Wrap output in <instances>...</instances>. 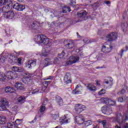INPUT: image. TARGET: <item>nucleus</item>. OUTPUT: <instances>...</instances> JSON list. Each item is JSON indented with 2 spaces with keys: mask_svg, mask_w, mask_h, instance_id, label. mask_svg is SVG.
<instances>
[{
  "mask_svg": "<svg viewBox=\"0 0 128 128\" xmlns=\"http://www.w3.org/2000/svg\"><path fill=\"white\" fill-rule=\"evenodd\" d=\"M34 42L38 44H46L44 46V48L42 50V56H46L50 54V44L52 42V40L48 39L46 36L41 34L36 36L34 38Z\"/></svg>",
  "mask_w": 128,
  "mask_h": 128,
  "instance_id": "1",
  "label": "nucleus"
},
{
  "mask_svg": "<svg viewBox=\"0 0 128 128\" xmlns=\"http://www.w3.org/2000/svg\"><path fill=\"white\" fill-rule=\"evenodd\" d=\"M128 120V112L122 116V114L118 113L116 118H113V122H118L120 126H122L124 128H128V124L126 123L124 125V124Z\"/></svg>",
  "mask_w": 128,
  "mask_h": 128,
  "instance_id": "2",
  "label": "nucleus"
},
{
  "mask_svg": "<svg viewBox=\"0 0 128 128\" xmlns=\"http://www.w3.org/2000/svg\"><path fill=\"white\" fill-rule=\"evenodd\" d=\"M18 78V75L12 71L6 72L4 73L0 71V80L4 82L5 80H14Z\"/></svg>",
  "mask_w": 128,
  "mask_h": 128,
  "instance_id": "3",
  "label": "nucleus"
},
{
  "mask_svg": "<svg viewBox=\"0 0 128 128\" xmlns=\"http://www.w3.org/2000/svg\"><path fill=\"white\" fill-rule=\"evenodd\" d=\"M60 62V60L58 58H54L53 60L50 58L45 59L40 64V68H44V66H50V64H56Z\"/></svg>",
  "mask_w": 128,
  "mask_h": 128,
  "instance_id": "4",
  "label": "nucleus"
},
{
  "mask_svg": "<svg viewBox=\"0 0 128 128\" xmlns=\"http://www.w3.org/2000/svg\"><path fill=\"white\" fill-rule=\"evenodd\" d=\"M2 6H6V8L9 10L10 6H12V0H1L0 2V14L2 12Z\"/></svg>",
  "mask_w": 128,
  "mask_h": 128,
  "instance_id": "5",
  "label": "nucleus"
},
{
  "mask_svg": "<svg viewBox=\"0 0 128 128\" xmlns=\"http://www.w3.org/2000/svg\"><path fill=\"white\" fill-rule=\"evenodd\" d=\"M8 104V102H7L6 98H2L0 100V110H6Z\"/></svg>",
  "mask_w": 128,
  "mask_h": 128,
  "instance_id": "6",
  "label": "nucleus"
},
{
  "mask_svg": "<svg viewBox=\"0 0 128 128\" xmlns=\"http://www.w3.org/2000/svg\"><path fill=\"white\" fill-rule=\"evenodd\" d=\"M80 60V58L76 55L72 56L70 58V60L66 62L67 66L70 64H76Z\"/></svg>",
  "mask_w": 128,
  "mask_h": 128,
  "instance_id": "7",
  "label": "nucleus"
},
{
  "mask_svg": "<svg viewBox=\"0 0 128 128\" xmlns=\"http://www.w3.org/2000/svg\"><path fill=\"white\" fill-rule=\"evenodd\" d=\"M101 110L103 114H107L108 116H110V114H112V109L110 107H108L106 106H102Z\"/></svg>",
  "mask_w": 128,
  "mask_h": 128,
  "instance_id": "8",
  "label": "nucleus"
},
{
  "mask_svg": "<svg viewBox=\"0 0 128 128\" xmlns=\"http://www.w3.org/2000/svg\"><path fill=\"white\" fill-rule=\"evenodd\" d=\"M106 40L109 42L118 40V34L116 32H112L106 36Z\"/></svg>",
  "mask_w": 128,
  "mask_h": 128,
  "instance_id": "9",
  "label": "nucleus"
},
{
  "mask_svg": "<svg viewBox=\"0 0 128 128\" xmlns=\"http://www.w3.org/2000/svg\"><path fill=\"white\" fill-rule=\"evenodd\" d=\"M100 101L103 104H108V106H114L116 104V102L109 100L108 98H101Z\"/></svg>",
  "mask_w": 128,
  "mask_h": 128,
  "instance_id": "10",
  "label": "nucleus"
},
{
  "mask_svg": "<svg viewBox=\"0 0 128 128\" xmlns=\"http://www.w3.org/2000/svg\"><path fill=\"white\" fill-rule=\"evenodd\" d=\"M112 50V47L108 45L107 43H105L102 46V52L104 54H108Z\"/></svg>",
  "mask_w": 128,
  "mask_h": 128,
  "instance_id": "11",
  "label": "nucleus"
},
{
  "mask_svg": "<svg viewBox=\"0 0 128 128\" xmlns=\"http://www.w3.org/2000/svg\"><path fill=\"white\" fill-rule=\"evenodd\" d=\"M74 108L77 114H80L82 112H84V110H86V106L80 104H76Z\"/></svg>",
  "mask_w": 128,
  "mask_h": 128,
  "instance_id": "12",
  "label": "nucleus"
},
{
  "mask_svg": "<svg viewBox=\"0 0 128 128\" xmlns=\"http://www.w3.org/2000/svg\"><path fill=\"white\" fill-rule=\"evenodd\" d=\"M75 120L78 124H80V126H82L84 120V118L83 116L78 115L75 118Z\"/></svg>",
  "mask_w": 128,
  "mask_h": 128,
  "instance_id": "13",
  "label": "nucleus"
},
{
  "mask_svg": "<svg viewBox=\"0 0 128 128\" xmlns=\"http://www.w3.org/2000/svg\"><path fill=\"white\" fill-rule=\"evenodd\" d=\"M70 118V116H68V114H65L64 116H62L60 120L61 124L70 122V118Z\"/></svg>",
  "mask_w": 128,
  "mask_h": 128,
  "instance_id": "14",
  "label": "nucleus"
},
{
  "mask_svg": "<svg viewBox=\"0 0 128 128\" xmlns=\"http://www.w3.org/2000/svg\"><path fill=\"white\" fill-rule=\"evenodd\" d=\"M82 92V87L80 85H78L76 88L72 92L73 94H80Z\"/></svg>",
  "mask_w": 128,
  "mask_h": 128,
  "instance_id": "15",
  "label": "nucleus"
},
{
  "mask_svg": "<svg viewBox=\"0 0 128 128\" xmlns=\"http://www.w3.org/2000/svg\"><path fill=\"white\" fill-rule=\"evenodd\" d=\"M4 16L6 18H8V20H12V18H14V12L12 11L6 12L4 13Z\"/></svg>",
  "mask_w": 128,
  "mask_h": 128,
  "instance_id": "16",
  "label": "nucleus"
},
{
  "mask_svg": "<svg viewBox=\"0 0 128 128\" xmlns=\"http://www.w3.org/2000/svg\"><path fill=\"white\" fill-rule=\"evenodd\" d=\"M36 64V61L30 60L28 61L26 63L25 66L28 68H32V66H35Z\"/></svg>",
  "mask_w": 128,
  "mask_h": 128,
  "instance_id": "17",
  "label": "nucleus"
},
{
  "mask_svg": "<svg viewBox=\"0 0 128 128\" xmlns=\"http://www.w3.org/2000/svg\"><path fill=\"white\" fill-rule=\"evenodd\" d=\"M13 8L15 10H25L26 6H24L23 5H22L20 4H18V3H16L13 5Z\"/></svg>",
  "mask_w": 128,
  "mask_h": 128,
  "instance_id": "18",
  "label": "nucleus"
},
{
  "mask_svg": "<svg viewBox=\"0 0 128 128\" xmlns=\"http://www.w3.org/2000/svg\"><path fill=\"white\" fill-rule=\"evenodd\" d=\"M14 86L18 90H24V86L20 82H16L14 84Z\"/></svg>",
  "mask_w": 128,
  "mask_h": 128,
  "instance_id": "19",
  "label": "nucleus"
},
{
  "mask_svg": "<svg viewBox=\"0 0 128 128\" xmlns=\"http://www.w3.org/2000/svg\"><path fill=\"white\" fill-rule=\"evenodd\" d=\"M30 76V74L28 72L24 74V76L25 77L22 78V80L24 84H28V80H30V78H31Z\"/></svg>",
  "mask_w": 128,
  "mask_h": 128,
  "instance_id": "20",
  "label": "nucleus"
},
{
  "mask_svg": "<svg viewBox=\"0 0 128 128\" xmlns=\"http://www.w3.org/2000/svg\"><path fill=\"white\" fill-rule=\"evenodd\" d=\"M4 90L6 94H12L14 92H16V89L10 86L6 87L4 89Z\"/></svg>",
  "mask_w": 128,
  "mask_h": 128,
  "instance_id": "21",
  "label": "nucleus"
},
{
  "mask_svg": "<svg viewBox=\"0 0 128 128\" xmlns=\"http://www.w3.org/2000/svg\"><path fill=\"white\" fill-rule=\"evenodd\" d=\"M92 120H88L87 121H84V120L81 126L86 128V126H92Z\"/></svg>",
  "mask_w": 128,
  "mask_h": 128,
  "instance_id": "22",
  "label": "nucleus"
},
{
  "mask_svg": "<svg viewBox=\"0 0 128 128\" xmlns=\"http://www.w3.org/2000/svg\"><path fill=\"white\" fill-rule=\"evenodd\" d=\"M40 26V24L38 22H34L31 26L32 30H38Z\"/></svg>",
  "mask_w": 128,
  "mask_h": 128,
  "instance_id": "23",
  "label": "nucleus"
},
{
  "mask_svg": "<svg viewBox=\"0 0 128 128\" xmlns=\"http://www.w3.org/2000/svg\"><path fill=\"white\" fill-rule=\"evenodd\" d=\"M12 70L16 72H24V68H18L16 66H13L11 68Z\"/></svg>",
  "mask_w": 128,
  "mask_h": 128,
  "instance_id": "24",
  "label": "nucleus"
},
{
  "mask_svg": "<svg viewBox=\"0 0 128 128\" xmlns=\"http://www.w3.org/2000/svg\"><path fill=\"white\" fill-rule=\"evenodd\" d=\"M64 82L65 84H70L72 82V80L70 79V74H67L64 77Z\"/></svg>",
  "mask_w": 128,
  "mask_h": 128,
  "instance_id": "25",
  "label": "nucleus"
},
{
  "mask_svg": "<svg viewBox=\"0 0 128 128\" xmlns=\"http://www.w3.org/2000/svg\"><path fill=\"white\" fill-rule=\"evenodd\" d=\"M87 88L91 92H96V86H94V84H88L87 86Z\"/></svg>",
  "mask_w": 128,
  "mask_h": 128,
  "instance_id": "26",
  "label": "nucleus"
},
{
  "mask_svg": "<svg viewBox=\"0 0 128 128\" xmlns=\"http://www.w3.org/2000/svg\"><path fill=\"white\" fill-rule=\"evenodd\" d=\"M44 84H45V86H44L42 87V90H40V92H44L46 90V86H48V85L49 84H50V81H45L44 82H43Z\"/></svg>",
  "mask_w": 128,
  "mask_h": 128,
  "instance_id": "27",
  "label": "nucleus"
},
{
  "mask_svg": "<svg viewBox=\"0 0 128 128\" xmlns=\"http://www.w3.org/2000/svg\"><path fill=\"white\" fill-rule=\"evenodd\" d=\"M26 98L25 96H21L18 98L17 102H19L20 104H24V102H26Z\"/></svg>",
  "mask_w": 128,
  "mask_h": 128,
  "instance_id": "28",
  "label": "nucleus"
},
{
  "mask_svg": "<svg viewBox=\"0 0 128 128\" xmlns=\"http://www.w3.org/2000/svg\"><path fill=\"white\" fill-rule=\"evenodd\" d=\"M102 124L104 128H110V124L106 120L102 121Z\"/></svg>",
  "mask_w": 128,
  "mask_h": 128,
  "instance_id": "29",
  "label": "nucleus"
},
{
  "mask_svg": "<svg viewBox=\"0 0 128 128\" xmlns=\"http://www.w3.org/2000/svg\"><path fill=\"white\" fill-rule=\"evenodd\" d=\"M6 118L0 116V124H6Z\"/></svg>",
  "mask_w": 128,
  "mask_h": 128,
  "instance_id": "30",
  "label": "nucleus"
},
{
  "mask_svg": "<svg viewBox=\"0 0 128 128\" xmlns=\"http://www.w3.org/2000/svg\"><path fill=\"white\" fill-rule=\"evenodd\" d=\"M87 14L88 13L86 11H81L78 13V16L79 18H85Z\"/></svg>",
  "mask_w": 128,
  "mask_h": 128,
  "instance_id": "31",
  "label": "nucleus"
},
{
  "mask_svg": "<svg viewBox=\"0 0 128 128\" xmlns=\"http://www.w3.org/2000/svg\"><path fill=\"white\" fill-rule=\"evenodd\" d=\"M128 100V97L126 96H124L123 97H120L118 98V102H126Z\"/></svg>",
  "mask_w": 128,
  "mask_h": 128,
  "instance_id": "32",
  "label": "nucleus"
},
{
  "mask_svg": "<svg viewBox=\"0 0 128 128\" xmlns=\"http://www.w3.org/2000/svg\"><path fill=\"white\" fill-rule=\"evenodd\" d=\"M46 110V106L44 104H42L40 107V112H42V114H44V111Z\"/></svg>",
  "mask_w": 128,
  "mask_h": 128,
  "instance_id": "33",
  "label": "nucleus"
},
{
  "mask_svg": "<svg viewBox=\"0 0 128 128\" xmlns=\"http://www.w3.org/2000/svg\"><path fill=\"white\" fill-rule=\"evenodd\" d=\"M14 124V122H8V123H7V125L5 126V128H12Z\"/></svg>",
  "mask_w": 128,
  "mask_h": 128,
  "instance_id": "34",
  "label": "nucleus"
},
{
  "mask_svg": "<svg viewBox=\"0 0 128 128\" xmlns=\"http://www.w3.org/2000/svg\"><path fill=\"white\" fill-rule=\"evenodd\" d=\"M57 102L59 106H63L64 105V102L62 101V99L59 97L57 100Z\"/></svg>",
  "mask_w": 128,
  "mask_h": 128,
  "instance_id": "35",
  "label": "nucleus"
},
{
  "mask_svg": "<svg viewBox=\"0 0 128 128\" xmlns=\"http://www.w3.org/2000/svg\"><path fill=\"white\" fill-rule=\"evenodd\" d=\"M67 12H70V8L69 7H64L63 8L62 12L66 14Z\"/></svg>",
  "mask_w": 128,
  "mask_h": 128,
  "instance_id": "36",
  "label": "nucleus"
},
{
  "mask_svg": "<svg viewBox=\"0 0 128 128\" xmlns=\"http://www.w3.org/2000/svg\"><path fill=\"white\" fill-rule=\"evenodd\" d=\"M105 84H108L110 86L112 84H114V82L112 81V78H110L108 81L105 82Z\"/></svg>",
  "mask_w": 128,
  "mask_h": 128,
  "instance_id": "37",
  "label": "nucleus"
},
{
  "mask_svg": "<svg viewBox=\"0 0 128 128\" xmlns=\"http://www.w3.org/2000/svg\"><path fill=\"white\" fill-rule=\"evenodd\" d=\"M126 49L124 50V49H122L121 50V52H120V56L121 58L123 54H124V52H126V50H128V46H126V48H125Z\"/></svg>",
  "mask_w": 128,
  "mask_h": 128,
  "instance_id": "38",
  "label": "nucleus"
},
{
  "mask_svg": "<svg viewBox=\"0 0 128 128\" xmlns=\"http://www.w3.org/2000/svg\"><path fill=\"white\" fill-rule=\"evenodd\" d=\"M12 112H14V114H16V112H18V106H15L12 108Z\"/></svg>",
  "mask_w": 128,
  "mask_h": 128,
  "instance_id": "39",
  "label": "nucleus"
},
{
  "mask_svg": "<svg viewBox=\"0 0 128 128\" xmlns=\"http://www.w3.org/2000/svg\"><path fill=\"white\" fill-rule=\"evenodd\" d=\"M22 119H21V120L17 119L15 122V124L17 126H18V124H22Z\"/></svg>",
  "mask_w": 128,
  "mask_h": 128,
  "instance_id": "40",
  "label": "nucleus"
},
{
  "mask_svg": "<svg viewBox=\"0 0 128 128\" xmlns=\"http://www.w3.org/2000/svg\"><path fill=\"white\" fill-rule=\"evenodd\" d=\"M40 92V89L35 88L32 90V94H36V92Z\"/></svg>",
  "mask_w": 128,
  "mask_h": 128,
  "instance_id": "41",
  "label": "nucleus"
},
{
  "mask_svg": "<svg viewBox=\"0 0 128 128\" xmlns=\"http://www.w3.org/2000/svg\"><path fill=\"white\" fill-rule=\"evenodd\" d=\"M124 92H126V90H124V89H122V90L119 91L117 93V94H118V96L122 95L124 94Z\"/></svg>",
  "mask_w": 128,
  "mask_h": 128,
  "instance_id": "42",
  "label": "nucleus"
},
{
  "mask_svg": "<svg viewBox=\"0 0 128 128\" xmlns=\"http://www.w3.org/2000/svg\"><path fill=\"white\" fill-rule=\"evenodd\" d=\"M68 46L70 48H72L74 46V42L72 41L70 43H68Z\"/></svg>",
  "mask_w": 128,
  "mask_h": 128,
  "instance_id": "43",
  "label": "nucleus"
},
{
  "mask_svg": "<svg viewBox=\"0 0 128 128\" xmlns=\"http://www.w3.org/2000/svg\"><path fill=\"white\" fill-rule=\"evenodd\" d=\"M76 52L78 54V56H82V52L80 50V49H76Z\"/></svg>",
  "mask_w": 128,
  "mask_h": 128,
  "instance_id": "44",
  "label": "nucleus"
},
{
  "mask_svg": "<svg viewBox=\"0 0 128 128\" xmlns=\"http://www.w3.org/2000/svg\"><path fill=\"white\" fill-rule=\"evenodd\" d=\"M8 56H9L8 58V60H11V62H12V58H14V55L12 54H8Z\"/></svg>",
  "mask_w": 128,
  "mask_h": 128,
  "instance_id": "45",
  "label": "nucleus"
},
{
  "mask_svg": "<svg viewBox=\"0 0 128 128\" xmlns=\"http://www.w3.org/2000/svg\"><path fill=\"white\" fill-rule=\"evenodd\" d=\"M104 94H106V90L104 89H102L98 92V94H100V96Z\"/></svg>",
  "mask_w": 128,
  "mask_h": 128,
  "instance_id": "46",
  "label": "nucleus"
},
{
  "mask_svg": "<svg viewBox=\"0 0 128 128\" xmlns=\"http://www.w3.org/2000/svg\"><path fill=\"white\" fill-rule=\"evenodd\" d=\"M6 62V57H2L1 58H0V64H3V62Z\"/></svg>",
  "mask_w": 128,
  "mask_h": 128,
  "instance_id": "47",
  "label": "nucleus"
},
{
  "mask_svg": "<svg viewBox=\"0 0 128 128\" xmlns=\"http://www.w3.org/2000/svg\"><path fill=\"white\" fill-rule=\"evenodd\" d=\"M76 4V0H70V6H74Z\"/></svg>",
  "mask_w": 128,
  "mask_h": 128,
  "instance_id": "48",
  "label": "nucleus"
},
{
  "mask_svg": "<svg viewBox=\"0 0 128 128\" xmlns=\"http://www.w3.org/2000/svg\"><path fill=\"white\" fill-rule=\"evenodd\" d=\"M58 118H60V116L58 114H56L53 116V118L55 120L58 119Z\"/></svg>",
  "mask_w": 128,
  "mask_h": 128,
  "instance_id": "49",
  "label": "nucleus"
},
{
  "mask_svg": "<svg viewBox=\"0 0 128 128\" xmlns=\"http://www.w3.org/2000/svg\"><path fill=\"white\" fill-rule=\"evenodd\" d=\"M58 56L60 58H64V52H62L61 54H58Z\"/></svg>",
  "mask_w": 128,
  "mask_h": 128,
  "instance_id": "50",
  "label": "nucleus"
},
{
  "mask_svg": "<svg viewBox=\"0 0 128 128\" xmlns=\"http://www.w3.org/2000/svg\"><path fill=\"white\" fill-rule=\"evenodd\" d=\"M18 64H22V58H18L17 60Z\"/></svg>",
  "mask_w": 128,
  "mask_h": 128,
  "instance_id": "51",
  "label": "nucleus"
},
{
  "mask_svg": "<svg viewBox=\"0 0 128 128\" xmlns=\"http://www.w3.org/2000/svg\"><path fill=\"white\" fill-rule=\"evenodd\" d=\"M96 86H100V80H96Z\"/></svg>",
  "mask_w": 128,
  "mask_h": 128,
  "instance_id": "52",
  "label": "nucleus"
},
{
  "mask_svg": "<svg viewBox=\"0 0 128 128\" xmlns=\"http://www.w3.org/2000/svg\"><path fill=\"white\" fill-rule=\"evenodd\" d=\"M13 120H14V116H10V122H12Z\"/></svg>",
  "mask_w": 128,
  "mask_h": 128,
  "instance_id": "53",
  "label": "nucleus"
},
{
  "mask_svg": "<svg viewBox=\"0 0 128 128\" xmlns=\"http://www.w3.org/2000/svg\"><path fill=\"white\" fill-rule=\"evenodd\" d=\"M122 26L123 28V32H126V27H124V24H122Z\"/></svg>",
  "mask_w": 128,
  "mask_h": 128,
  "instance_id": "54",
  "label": "nucleus"
},
{
  "mask_svg": "<svg viewBox=\"0 0 128 128\" xmlns=\"http://www.w3.org/2000/svg\"><path fill=\"white\" fill-rule=\"evenodd\" d=\"M84 42L85 44H88V38H86L84 40Z\"/></svg>",
  "mask_w": 128,
  "mask_h": 128,
  "instance_id": "55",
  "label": "nucleus"
},
{
  "mask_svg": "<svg viewBox=\"0 0 128 128\" xmlns=\"http://www.w3.org/2000/svg\"><path fill=\"white\" fill-rule=\"evenodd\" d=\"M97 122H98V124H102V121L100 120H98Z\"/></svg>",
  "mask_w": 128,
  "mask_h": 128,
  "instance_id": "56",
  "label": "nucleus"
},
{
  "mask_svg": "<svg viewBox=\"0 0 128 128\" xmlns=\"http://www.w3.org/2000/svg\"><path fill=\"white\" fill-rule=\"evenodd\" d=\"M105 4H110V1H106V2H105Z\"/></svg>",
  "mask_w": 128,
  "mask_h": 128,
  "instance_id": "57",
  "label": "nucleus"
},
{
  "mask_svg": "<svg viewBox=\"0 0 128 128\" xmlns=\"http://www.w3.org/2000/svg\"><path fill=\"white\" fill-rule=\"evenodd\" d=\"M52 80V77L50 76V77L48 78H47L44 79V80Z\"/></svg>",
  "mask_w": 128,
  "mask_h": 128,
  "instance_id": "58",
  "label": "nucleus"
},
{
  "mask_svg": "<svg viewBox=\"0 0 128 128\" xmlns=\"http://www.w3.org/2000/svg\"><path fill=\"white\" fill-rule=\"evenodd\" d=\"M115 128H122V127H120V126H118V125H116L115 126Z\"/></svg>",
  "mask_w": 128,
  "mask_h": 128,
  "instance_id": "59",
  "label": "nucleus"
},
{
  "mask_svg": "<svg viewBox=\"0 0 128 128\" xmlns=\"http://www.w3.org/2000/svg\"><path fill=\"white\" fill-rule=\"evenodd\" d=\"M93 128H98V126H94Z\"/></svg>",
  "mask_w": 128,
  "mask_h": 128,
  "instance_id": "60",
  "label": "nucleus"
},
{
  "mask_svg": "<svg viewBox=\"0 0 128 128\" xmlns=\"http://www.w3.org/2000/svg\"><path fill=\"white\" fill-rule=\"evenodd\" d=\"M124 88L126 89V90H128V86H124Z\"/></svg>",
  "mask_w": 128,
  "mask_h": 128,
  "instance_id": "61",
  "label": "nucleus"
},
{
  "mask_svg": "<svg viewBox=\"0 0 128 128\" xmlns=\"http://www.w3.org/2000/svg\"><path fill=\"white\" fill-rule=\"evenodd\" d=\"M2 10H4V7H3V8H2Z\"/></svg>",
  "mask_w": 128,
  "mask_h": 128,
  "instance_id": "62",
  "label": "nucleus"
},
{
  "mask_svg": "<svg viewBox=\"0 0 128 128\" xmlns=\"http://www.w3.org/2000/svg\"><path fill=\"white\" fill-rule=\"evenodd\" d=\"M76 34H78V33H76Z\"/></svg>",
  "mask_w": 128,
  "mask_h": 128,
  "instance_id": "63",
  "label": "nucleus"
}]
</instances>
